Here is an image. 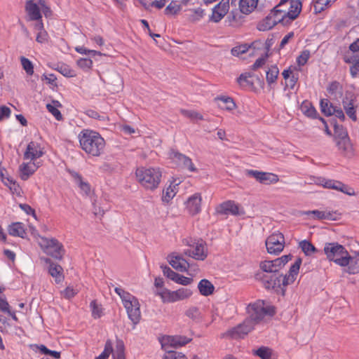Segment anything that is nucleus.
<instances>
[{"mask_svg":"<svg viewBox=\"0 0 359 359\" xmlns=\"http://www.w3.org/2000/svg\"><path fill=\"white\" fill-rule=\"evenodd\" d=\"M302 259L297 258L294 263L290 266L288 273L283 275L280 273H257L255 278L260 280L264 287L268 290H273L283 296L285 293V287L294 282L298 275L300 266L302 264Z\"/></svg>","mask_w":359,"mask_h":359,"instance_id":"obj_1","label":"nucleus"},{"mask_svg":"<svg viewBox=\"0 0 359 359\" xmlns=\"http://www.w3.org/2000/svg\"><path fill=\"white\" fill-rule=\"evenodd\" d=\"M81 149L89 155L99 156L105 147L104 138L97 132L84 129L79 134Z\"/></svg>","mask_w":359,"mask_h":359,"instance_id":"obj_2","label":"nucleus"},{"mask_svg":"<svg viewBox=\"0 0 359 359\" xmlns=\"http://www.w3.org/2000/svg\"><path fill=\"white\" fill-rule=\"evenodd\" d=\"M138 182L147 189H156L161 180L162 172L159 168H138L135 172Z\"/></svg>","mask_w":359,"mask_h":359,"instance_id":"obj_3","label":"nucleus"},{"mask_svg":"<svg viewBox=\"0 0 359 359\" xmlns=\"http://www.w3.org/2000/svg\"><path fill=\"white\" fill-rule=\"evenodd\" d=\"M324 252L328 260L341 266L348 267L351 255L342 245L338 243H327L324 247Z\"/></svg>","mask_w":359,"mask_h":359,"instance_id":"obj_4","label":"nucleus"},{"mask_svg":"<svg viewBox=\"0 0 359 359\" xmlns=\"http://www.w3.org/2000/svg\"><path fill=\"white\" fill-rule=\"evenodd\" d=\"M248 316L245 318L255 327L266 316H273L275 314L274 309L271 306H264V301L258 300L248 304L246 308Z\"/></svg>","mask_w":359,"mask_h":359,"instance_id":"obj_5","label":"nucleus"},{"mask_svg":"<svg viewBox=\"0 0 359 359\" xmlns=\"http://www.w3.org/2000/svg\"><path fill=\"white\" fill-rule=\"evenodd\" d=\"M183 243L194 249H187L184 250V254L193 257L196 260L203 261L208 257V248L205 242L202 239L195 240L191 238L183 240Z\"/></svg>","mask_w":359,"mask_h":359,"instance_id":"obj_6","label":"nucleus"},{"mask_svg":"<svg viewBox=\"0 0 359 359\" xmlns=\"http://www.w3.org/2000/svg\"><path fill=\"white\" fill-rule=\"evenodd\" d=\"M39 245L44 252L56 259H62L65 250L63 245L57 239L41 237Z\"/></svg>","mask_w":359,"mask_h":359,"instance_id":"obj_7","label":"nucleus"},{"mask_svg":"<svg viewBox=\"0 0 359 359\" xmlns=\"http://www.w3.org/2000/svg\"><path fill=\"white\" fill-rule=\"evenodd\" d=\"M265 244L269 254L278 255L284 249V236L280 232L273 233L266 238Z\"/></svg>","mask_w":359,"mask_h":359,"instance_id":"obj_8","label":"nucleus"},{"mask_svg":"<svg viewBox=\"0 0 359 359\" xmlns=\"http://www.w3.org/2000/svg\"><path fill=\"white\" fill-rule=\"evenodd\" d=\"M254 327L252 323L245 319L242 323L227 330L224 336L233 339H243L250 332Z\"/></svg>","mask_w":359,"mask_h":359,"instance_id":"obj_9","label":"nucleus"},{"mask_svg":"<svg viewBox=\"0 0 359 359\" xmlns=\"http://www.w3.org/2000/svg\"><path fill=\"white\" fill-rule=\"evenodd\" d=\"M108 356L112 354L114 359H126L125 356V345L121 339H116V349L114 353L113 343L111 339H107L104 344V351Z\"/></svg>","mask_w":359,"mask_h":359,"instance_id":"obj_10","label":"nucleus"},{"mask_svg":"<svg viewBox=\"0 0 359 359\" xmlns=\"http://www.w3.org/2000/svg\"><path fill=\"white\" fill-rule=\"evenodd\" d=\"M216 211L220 215H231L234 216L243 215L245 214L243 208L233 201H227L221 203L217 207Z\"/></svg>","mask_w":359,"mask_h":359,"instance_id":"obj_11","label":"nucleus"},{"mask_svg":"<svg viewBox=\"0 0 359 359\" xmlns=\"http://www.w3.org/2000/svg\"><path fill=\"white\" fill-rule=\"evenodd\" d=\"M285 2L286 1L285 0H280V3L271 11V14L273 15L276 25L278 23H281L283 25H287L292 22V20H289L287 10L281 8V7L285 5Z\"/></svg>","mask_w":359,"mask_h":359,"instance_id":"obj_12","label":"nucleus"},{"mask_svg":"<svg viewBox=\"0 0 359 359\" xmlns=\"http://www.w3.org/2000/svg\"><path fill=\"white\" fill-rule=\"evenodd\" d=\"M356 100L353 95L348 97L347 95L342 99V105L347 116L353 122L358 121Z\"/></svg>","mask_w":359,"mask_h":359,"instance_id":"obj_13","label":"nucleus"},{"mask_svg":"<svg viewBox=\"0 0 359 359\" xmlns=\"http://www.w3.org/2000/svg\"><path fill=\"white\" fill-rule=\"evenodd\" d=\"M229 10V0H221L219 3L212 8V14L209 17V21L217 23L228 13Z\"/></svg>","mask_w":359,"mask_h":359,"instance_id":"obj_14","label":"nucleus"},{"mask_svg":"<svg viewBox=\"0 0 359 359\" xmlns=\"http://www.w3.org/2000/svg\"><path fill=\"white\" fill-rule=\"evenodd\" d=\"M170 158H172L178 166L187 169L190 172H196L197 168L194 166L191 159L177 151L172 150L170 154Z\"/></svg>","mask_w":359,"mask_h":359,"instance_id":"obj_15","label":"nucleus"},{"mask_svg":"<svg viewBox=\"0 0 359 359\" xmlns=\"http://www.w3.org/2000/svg\"><path fill=\"white\" fill-rule=\"evenodd\" d=\"M43 154V149L41 147V144L38 142L32 141L27 144L26 151L24 154V158L34 161L41 157Z\"/></svg>","mask_w":359,"mask_h":359,"instance_id":"obj_16","label":"nucleus"},{"mask_svg":"<svg viewBox=\"0 0 359 359\" xmlns=\"http://www.w3.org/2000/svg\"><path fill=\"white\" fill-rule=\"evenodd\" d=\"M44 260L47 264H49L48 273L55 278V283L57 284L62 283L65 278L62 273V267L57 264L53 263L49 258H46Z\"/></svg>","mask_w":359,"mask_h":359,"instance_id":"obj_17","label":"nucleus"},{"mask_svg":"<svg viewBox=\"0 0 359 359\" xmlns=\"http://www.w3.org/2000/svg\"><path fill=\"white\" fill-rule=\"evenodd\" d=\"M201 198L198 194L189 198L187 201V208L191 215H196L201 211Z\"/></svg>","mask_w":359,"mask_h":359,"instance_id":"obj_18","label":"nucleus"},{"mask_svg":"<svg viewBox=\"0 0 359 359\" xmlns=\"http://www.w3.org/2000/svg\"><path fill=\"white\" fill-rule=\"evenodd\" d=\"M170 264L176 270L185 272L190 267V264L182 256H172L169 260Z\"/></svg>","mask_w":359,"mask_h":359,"instance_id":"obj_19","label":"nucleus"},{"mask_svg":"<svg viewBox=\"0 0 359 359\" xmlns=\"http://www.w3.org/2000/svg\"><path fill=\"white\" fill-rule=\"evenodd\" d=\"M8 232L12 236L22 238L27 236L25 224L22 222H13L8 226Z\"/></svg>","mask_w":359,"mask_h":359,"instance_id":"obj_20","label":"nucleus"},{"mask_svg":"<svg viewBox=\"0 0 359 359\" xmlns=\"http://www.w3.org/2000/svg\"><path fill=\"white\" fill-rule=\"evenodd\" d=\"M26 11L27 12L32 20H38L41 19L42 15L38 5L33 0H29L26 2Z\"/></svg>","mask_w":359,"mask_h":359,"instance_id":"obj_21","label":"nucleus"},{"mask_svg":"<svg viewBox=\"0 0 359 359\" xmlns=\"http://www.w3.org/2000/svg\"><path fill=\"white\" fill-rule=\"evenodd\" d=\"M352 48V43L349 46V49L343 57L344 61L348 64L355 65L359 62V47Z\"/></svg>","mask_w":359,"mask_h":359,"instance_id":"obj_22","label":"nucleus"},{"mask_svg":"<svg viewBox=\"0 0 359 359\" xmlns=\"http://www.w3.org/2000/svg\"><path fill=\"white\" fill-rule=\"evenodd\" d=\"M129 319L135 324H137L141 318V312L139 302L133 304L128 308H126Z\"/></svg>","mask_w":359,"mask_h":359,"instance_id":"obj_23","label":"nucleus"},{"mask_svg":"<svg viewBox=\"0 0 359 359\" xmlns=\"http://www.w3.org/2000/svg\"><path fill=\"white\" fill-rule=\"evenodd\" d=\"M34 163H23L20 166V177L22 180H27L28 178L34 173L36 170Z\"/></svg>","mask_w":359,"mask_h":359,"instance_id":"obj_24","label":"nucleus"},{"mask_svg":"<svg viewBox=\"0 0 359 359\" xmlns=\"http://www.w3.org/2000/svg\"><path fill=\"white\" fill-rule=\"evenodd\" d=\"M337 145L339 149L341 151L345 156H351L353 154V150L349 137L338 140Z\"/></svg>","mask_w":359,"mask_h":359,"instance_id":"obj_25","label":"nucleus"},{"mask_svg":"<svg viewBox=\"0 0 359 359\" xmlns=\"http://www.w3.org/2000/svg\"><path fill=\"white\" fill-rule=\"evenodd\" d=\"M198 290L201 294L208 297L212 294L215 290L213 284L207 279H202L198 285Z\"/></svg>","mask_w":359,"mask_h":359,"instance_id":"obj_26","label":"nucleus"},{"mask_svg":"<svg viewBox=\"0 0 359 359\" xmlns=\"http://www.w3.org/2000/svg\"><path fill=\"white\" fill-rule=\"evenodd\" d=\"M215 100L217 102L219 107L222 109L231 111L236 107L233 100L230 97L220 96L216 97Z\"/></svg>","mask_w":359,"mask_h":359,"instance_id":"obj_27","label":"nucleus"},{"mask_svg":"<svg viewBox=\"0 0 359 359\" xmlns=\"http://www.w3.org/2000/svg\"><path fill=\"white\" fill-rule=\"evenodd\" d=\"M258 0H239V8L241 13L249 14L256 8Z\"/></svg>","mask_w":359,"mask_h":359,"instance_id":"obj_28","label":"nucleus"},{"mask_svg":"<svg viewBox=\"0 0 359 359\" xmlns=\"http://www.w3.org/2000/svg\"><path fill=\"white\" fill-rule=\"evenodd\" d=\"M191 340L192 338L191 337L182 335H175L169 337L168 341L172 346L177 348L187 344Z\"/></svg>","mask_w":359,"mask_h":359,"instance_id":"obj_29","label":"nucleus"},{"mask_svg":"<svg viewBox=\"0 0 359 359\" xmlns=\"http://www.w3.org/2000/svg\"><path fill=\"white\" fill-rule=\"evenodd\" d=\"M344 271L349 274L359 273V252L355 256H351L348 267L344 269Z\"/></svg>","mask_w":359,"mask_h":359,"instance_id":"obj_30","label":"nucleus"},{"mask_svg":"<svg viewBox=\"0 0 359 359\" xmlns=\"http://www.w3.org/2000/svg\"><path fill=\"white\" fill-rule=\"evenodd\" d=\"M275 26L273 15L270 13L265 18L258 22L257 28L259 31L265 32L271 29Z\"/></svg>","mask_w":359,"mask_h":359,"instance_id":"obj_31","label":"nucleus"},{"mask_svg":"<svg viewBox=\"0 0 359 359\" xmlns=\"http://www.w3.org/2000/svg\"><path fill=\"white\" fill-rule=\"evenodd\" d=\"M52 68L66 77L76 76V74L69 65L65 63H57L54 65Z\"/></svg>","mask_w":359,"mask_h":359,"instance_id":"obj_32","label":"nucleus"},{"mask_svg":"<svg viewBox=\"0 0 359 359\" xmlns=\"http://www.w3.org/2000/svg\"><path fill=\"white\" fill-rule=\"evenodd\" d=\"M301 110L304 115L311 118H317L318 113L313 104L309 101H304L301 105Z\"/></svg>","mask_w":359,"mask_h":359,"instance_id":"obj_33","label":"nucleus"},{"mask_svg":"<svg viewBox=\"0 0 359 359\" xmlns=\"http://www.w3.org/2000/svg\"><path fill=\"white\" fill-rule=\"evenodd\" d=\"M330 124L334 128V135L337 139L341 140L348 137L346 129L342 125H339L336 119H332Z\"/></svg>","mask_w":359,"mask_h":359,"instance_id":"obj_34","label":"nucleus"},{"mask_svg":"<svg viewBox=\"0 0 359 359\" xmlns=\"http://www.w3.org/2000/svg\"><path fill=\"white\" fill-rule=\"evenodd\" d=\"M279 75V69L277 65H272L266 72V80L269 86H271L276 83Z\"/></svg>","mask_w":359,"mask_h":359,"instance_id":"obj_35","label":"nucleus"},{"mask_svg":"<svg viewBox=\"0 0 359 359\" xmlns=\"http://www.w3.org/2000/svg\"><path fill=\"white\" fill-rule=\"evenodd\" d=\"M321 112L326 116H332L334 113L335 107L328 99H321L320 101Z\"/></svg>","mask_w":359,"mask_h":359,"instance_id":"obj_36","label":"nucleus"},{"mask_svg":"<svg viewBox=\"0 0 359 359\" xmlns=\"http://www.w3.org/2000/svg\"><path fill=\"white\" fill-rule=\"evenodd\" d=\"M173 183L175 184L173 186L170 185L166 189L163 191L162 201L165 203H168L176 194V186L179 185L180 181L178 182L176 180H174Z\"/></svg>","mask_w":359,"mask_h":359,"instance_id":"obj_37","label":"nucleus"},{"mask_svg":"<svg viewBox=\"0 0 359 359\" xmlns=\"http://www.w3.org/2000/svg\"><path fill=\"white\" fill-rule=\"evenodd\" d=\"M299 248H301L302 252L306 256H311L318 251L316 248L309 241L307 240H303L300 241L299 243Z\"/></svg>","mask_w":359,"mask_h":359,"instance_id":"obj_38","label":"nucleus"},{"mask_svg":"<svg viewBox=\"0 0 359 359\" xmlns=\"http://www.w3.org/2000/svg\"><path fill=\"white\" fill-rule=\"evenodd\" d=\"M279 181V177L277 175L271 173V172H262L259 183L264 184H276Z\"/></svg>","mask_w":359,"mask_h":359,"instance_id":"obj_39","label":"nucleus"},{"mask_svg":"<svg viewBox=\"0 0 359 359\" xmlns=\"http://www.w3.org/2000/svg\"><path fill=\"white\" fill-rule=\"evenodd\" d=\"M305 214L307 215H313L314 216V218L318 219H334L332 217V214L330 212H325L315 210L311 211H307L305 212Z\"/></svg>","mask_w":359,"mask_h":359,"instance_id":"obj_40","label":"nucleus"},{"mask_svg":"<svg viewBox=\"0 0 359 359\" xmlns=\"http://www.w3.org/2000/svg\"><path fill=\"white\" fill-rule=\"evenodd\" d=\"M156 294L161 297L164 303L175 302L173 291L168 289L163 288L162 290L158 291Z\"/></svg>","mask_w":359,"mask_h":359,"instance_id":"obj_41","label":"nucleus"},{"mask_svg":"<svg viewBox=\"0 0 359 359\" xmlns=\"http://www.w3.org/2000/svg\"><path fill=\"white\" fill-rule=\"evenodd\" d=\"M173 293H174L175 302L187 299L192 294L191 291L189 289L183 288V287L179 289L176 291H173Z\"/></svg>","mask_w":359,"mask_h":359,"instance_id":"obj_42","label":"nucleus"},{"mask_svg":"<svg viewBox=\"0 0 359 359\" xmlns=\"http://www.w3.org/2000/svg\"><path fill=\"white\" fill-rule=\"evenodd\" d=\"M185 315L195 322H200L201 320V314L199 309L196 306H192L185 311Z\"/></svg>","mask_w":359,"mask_h":359,"instance_id":"obj_43","label":"nucleus"},{"mask_svg":"<svg viewBox=\"0 0 359 359\" xmlns=\"http://www.w3.org/2000/svg\"><path fill=\"white\" fill-rule=\"evenodd\" d=\"M53 103L55 105L47 104L46 109L57 121H60L62 119V116L61 112L56 108V107L60 106L61 104L58 101L55 100L53 101Z\"/></svg>","mask_w":359,"mask_h":359,"instance_id":"obj_44","label":"nucleus"},{"mask_svg":"<svg viewBox=\"0 0 359 359\" xmlns=\"http://www.w3.org/2000/svg\"><path fill=\"white\" fill-rule=\"evenodd\" d=\"M253 354L261 359H271V350L269 347L261 346L257 350H253Z\"/></svg>","mask_w":359,"mask_h":359,"instance_id":"obj_45","label":"nucleus"},{"mask_svg":"<svg viewBox=\"0 0 359 359\" xmlns=\"http://www.w3.org/2000/svg\"><path fill=\"white\" fill-rule=\"evenodd\" d=\"M181 6L176 1H172L165 8L164 13L166 15H174L180 12Z\"/></svg>","mask_w":359,"mask_h":359,"instance_id":"obj_46","label":"nucleus"},{"mask_svg":"<svg viewBox=\"0 0 359 359\" xmlns=\"http://www.w3.org/2000/svg\"><path fill=\"white\" fill-rule=\"evenodd\" d=\"M255 43V42L252 43L250 45H248V43H244V44H241L240 46H235L231 50V54L233 56L238 57L241 55L247 53L248 50H249V48L252 46H253Z\"/></svg>","mask_w":359,"mask_h":359,"instance_id":"obj_47","label":"nucleus"},{"mask_svg":"<svg viewBox=\"0 0 359 359\" xmlns=\"http://www.w3.org/2000/svg\"><path fill=\"white\" fill-rule=\"evenodd\" d=\"M260 269L262 270V273H277V269H276L271 262V260H265L260 263L259 264Z\"/></svg>","mask_w":359,"mask_h":359,"instance_id":"obj_48","label":"nucleus"},{"mask_svg":"<svg viewBox=\"0 0 359 359\" xmlns=\"http://www.w3.org/2000/svg\"><path fill=\"white\" fill-rule=\"evenodd\" d=\"M21 65L27 74L32 76L34 74V65L32 62L27 57L22 56L20 57Z\"/></svg>","mask_w":359,"mask_h":359,"instance_id":"obj_49","label":"nucleus"},{"mask_svg":"<svg viewBox=\"0 0 359 359\" xmlns=\"http://www.w3.org/2000/svg\"><path fill=\"white\" fill-rule=\"evenodd\" d=\"M252 76L253 74L250 72L241 74L237 79L238 83L241 86H252L254 85V83L252 81L249 79Z\"/></svg>","mask_w":359,"mask_h":359,"instance_id":"obj_50","label":"nucleus"},{"mask_svg":"<svg viewBox=\"0 0 359 359\" xmlns=\"http://www.w3.org/2000/svg\"><path fill=\"white\" fill-rule=\"evenodd\" d=\"M121 298L123 301V306L125 308H128L130 307V306H133V303L138 301V299L135 297H134L128 292H125L123 293V295H122Z\"/></svg>","mask_w":359,"mask_h":359,"instance_id":"obj_51","label":"nucleus"},{"mask_svg":"<svg viewBox=\"0 0 359 359\" xmlns=\"http://www.w3.org/2000/svg\"><path fill=\"white\" fill-rule=\"evenodd\" d=\"M318 181L319 183L322 184L324 187L327 189H332L334 190H337L338 186L337 184H339L340 182L334 180H326L325 178H320Z\"/></svg>","mask_w":359,"mask_h":359,"instance_id":"obj_52","label":"nucleus"},{"mask_svg":"<svg viewBox=\"0 0 359 359\" xmlns=\"http://www.w3.org/2000/svg\"><path fill=\"white\" fill-rule=\"evenodd\" d=\"M76 64L83 71H88L93 67V61L90 58H80Z\"/></svg>","mask_w":359,"mask_h":359,"instance_id":"obj_53","label":"nucleus"},{"mask_svg":"<svg viewBox=\"0 0 359 359\" xmlns=\"http://www.w3.org/2000/svg\"><path fill=\"white\" fill-rule=\"evenodd\" d=\"M161 268L163 271V275L166 276L168 278L173 280L174 282L176 280L177 277L178 276L177 273L172 271L169 266L166 265H161Z\"/></svg>","mask_w":359,"mask_h":359,"instance_id":"obj_54","label":"nucleus"},{"mask_svg":"<svg viewBox=\"0 0 359 359\" xmlns=\"http://www.w3.org/2000/svg\"><path fill=\"white\" fill-rule=\"evenodd\" d=\"M338 184L337 189V191H341L346 195H348V196H355L356 195L354 189L352 187L342 183L341 182H339V184Z\"/></svg>","mask_w":359,"mask_h":359,"instance_id":"obj_55","label":"nucleus"},{"mask_svg":"<svg viewBox=\"0 0 359 359\" xmlns=\"http://www.w3.org/2000/svg\"><path fill=\"white\" fill-rule=\"evenodd\" d=\"M6 180L8 182H4V184L9 187L11 191L13 193L16 194L18 196L20 195L21 189L18 184H17L15 181H13L12 179H10L8 177L6 178Z\"/></svg>","mask_w":359,"mask_h":359,"instance_id":"obj_56","label":"nucleus"},{"mask_svg":"<svg viewBox=\"0 0 359 359\" xmlns=\"http://www.w3.org/2000/svg\"><path fill=\"white\" fill-rule=\"evenodd\" d=\"M310 51L309 50H303L297 58V63L299 66H304L310 57Z\"/></svg>","mask_w":359,"mask_h":359,"instance_id":"obj_57","label":"nucleus"},{"mask_svg":"<svg viewBox=\"0 0 359 359\" xmlns=\"http://www.w3.org/2000/svg\"><path fill=\"white\" fill-rule=\"evenodd\" d=\"M182 113L183 115L189 118L191 120H203V116L201 114H199L195 111L182 110Z\"/></svg>","mask_w":359,"mask_h":359,"instance_id":"obj_58","label":"nucleus"},{"mask_svg":"<svg viewBox=\"0 0 359 359\" xmlns=\"http://www.w3.org/2000/svg\"><path fill=\"white\" fill-rule=\"evenodd\" d=\"M90 306L92 310V316L94 318H99L102 316V309L96 303L95 300L90 302Z\"/></svg>","mask_w":359,"mask_h":359,"instance_id":"obj_59","label":"nucleus"},{"mask_svg":"<svg viewBox=\"0 0 359 359\" xmlns=\"http://www.w3.org/2000/svg\"><path fill=\"white\" fill-rule=\"evenodd\" d=\"M268 57L269 54L267 53H265V55L264 56L259 57L257 60H256L255 63L252 65L251 69L252 70H256L258 68L263 67L265 65Z\"/></svg>","mask_w":359,"mask_h":359,"instance_id":"obj_60","label":"nucleus"},{"mask_svg":"<svg viewBox=\"0 0 359 359\" xmlns=\"http://www.w3.org/2000/svg\"><path fill=\"white\" fill-rule=\"evenodd\" d=\"M163 359H187L182 353L176 351H168L165 353Z\"/></svg>","mask_w":359,"mask_h":359,"instance_id":"obj_61","label":"nucleus"},{"mask_svg":"<svg viewBox=\"0 0 359 359\" xmlns=\"http://www.w3.org/2000/svg\"><path fill=\"white\" fill-rule=\"evenodd\" d=\"M86 114L90 118L97 119L100 121H104L106 117L104 115H100L99 113L93 109H88L86 111Z\"/></svg>","mask_w":359,"mask_h":359,"instance_id":"obj_62","label":"nucleus"},{"mask_svg":"<svg viewBox=\"0 0 359 359\" xmlns=\"http://www.w3.org/2000/svg\"><path fill=\"white\" fill-rule=\"evenodd\" d=\"M11 114V110L9 107L6 106H1L0 107V122L3 121L4 118H8L10 117Z\"/></svg>","mask_w":359,"mask_h":359,"instance_id":"obj_63","label":"nucleus"},{"mask_svg":"<svg viewBox=\"0 0 359 359\" xmlns=\"http://www.w3.org/2000/svg\"><path fill=\"white\" fill-rule=\"evenodd\" d=\"M79 187L83 191L86 195H88L90 192V185L81 179L80 181L76 182Z\"/></svg>","mask_w":359,"mask_h":359,"instance_id":"obj_64","label":"nucleus"}]
</instances>
